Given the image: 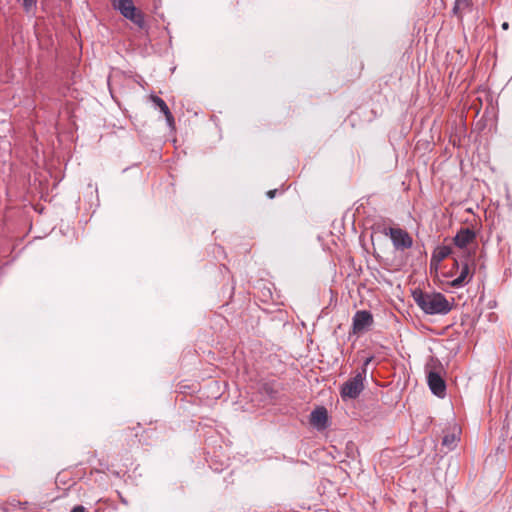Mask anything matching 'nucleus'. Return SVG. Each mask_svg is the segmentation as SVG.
I'll return each mask as SVG.
<instances>
[{
	"label": "nucleus",
	"mask_w": 512,
	"mask_h": 512,
	"mask_svg": "<svg viewBox=\"0 0 512 512\" xmlns=\"http://www.w3.org/2000/svg\"><path fill=\"white\" fill-rule=\"evenodd\" d=\"M413 298L421 310L429 315H446L451 310L449 301L441 293L414 291Z\"/></svg>",
	"instance_id": "1"
},
{
	"label": "nucleus",
	"mask_w": 512,
	"mask_h": 512,
	"mask_svg": "<svg viewBox=\"0 0 512 512\" xmlns=\"http://www.w3.org/2000/svg\"><path fill=\"white\" fill-rule=\"evenodd\" d=\"M114 9L118 10L123 17L132 21L139 28L145 26L144 15L137 10L132 0H112Z\"/></svg>",
	"instance_id": "2"
},
{
	"label": "nucleus",
	"mask_w": 512,
	"mask_h": 512,
	"mask_svg": "<svg viewBox=\"0 0 512 512\" xmlns=\"http://www.w3.org/2000/svg\"><path fill=\"white\" fill-rule=\"evenodd\" d=\"M366 375V368H362L354 377L343 383L341 386V397L344 400L357 398L364 389V380Z\"/></svg>",
	"instance_id": "3"
},
{
	"label": "nucleus",
	"mask_w": 512,
	"mask_h": 512,
	"mask_svg": "<svg viewBox=\"0 0 512 512\" xmlns=\"http://www.w3.org/2000/svg\"><path fill=\"white\" fill-rule=\"evenodd\" d=\"M464 260L455 259V268L459 271V274L456 278L449 282V285L454 288H461L467 285L471 280L473 275L470 273L469 261L471 259V255L467 253L463 256Z\"/></svg>",
	"instance_id": "4"
},
{
	"label": "nucleus",
	"mask_w": 512,
	"mask_h": 512,
	"mask_svg": "<svg viewBox=\"0 0 512 512\" xmlns=\"http://www.w3.org/2000/svg\"><path fill=\"white\" fill-rule=\"evenodd\" d=\"M373 324V316L367 310L357 311L352 319L353 332L355 334L363 333Z\"/></svg>",
	"instance_id": "5"
},
{
	"label": "nucleus",
	"mask_w": 512,
	"mask_h": 512,
	"mask_svg": "<svg viewBox=\"0 0 512 512\" xmlns=\"http://www.w3.org/2000/svg\"><path fill=\"white\" fill-rule=\"evenodd\" d=\"M389 235L396 249H408L412 246L413 240L411 236L403 229L390 228Z\"/></svg>",
	"instance_id": "6"
},
{
	"label": "nucleus",
	"mask_w": 512,
	"mask_h": 512,
	"mask_svg": "<svg viewBox=\"0 0 512 512\" xmlns=\"http://www.w3.org/2000/svg\"><path fill=\"white\" fill-rule=\"evenodd\" d=\"M427 381L429 389L434 395L439 398L446 395V384L439 373L430 371L427 375Z\"/></svg>",
	"instance_id": "7"
},
{
	"label": "nucleus",
	"mask_w": 512,
	"mask_h": 512,
	"mask_svg": "<svg viewBox=\"0 0 512 512\" xmlns=\"http://www.w3.org/2000/svg\"><path fill=\"white\" fill-rule=\"evenodd\" d=\"M476 238V233L470 228H461L454 236L455 245L460 248H466Z\"/></svg>",
	"instance_id": "8"
},
{
	"label": "nucleus",
	"mask_w": 512,
	"mask_h": 512,
	"mask_svg": "<svg viewBox=\"0 0 512 512\" xmlns=\"http://www.w3.org/2000/svg\"><path fill=\"white\" fill-rule=\"evenodd\" d=\"M311 424L318 430H324L328 425V414L324 407H318L310 414Z\"/></svg>",
	"instance_id": "9"
},
{
	"label": "nucleus",
	"mask_w": 512,
	"mask_h": 512,
	"mask_svg": "<svg viewBox=\"0 0 512 512\" xmlns=\"http://www.w3.org/2000/svg\"><path fill=\"white\" fill-rule=\"evenodd\" d=\"M150 100L154 104L155 108H158L164 114L168 127L174 129L175 120L165 101L156 95H151Z\"/></svg>",
	"instance_id": "10"
},
{
	"label": "nucleus",
	"mask_w": 512,
	"mask_h": 512,
	"mask_svg": "<svg viewBox=\"0 0 512 512\" xmlns=\"http://www.w3.org/2000/svg\"><path fill=\"white\" fill-rule=\"evenodd\" d=\"M474 5L472 0H455L452 13L459 19L473 12Z\"/></svg>",
	"instance_id": "11"
},
{
	"label": "nucleus",
	"mask_w": 512,
	"mask_h": 512,
	"mask_svg": "<svg viewBox=\"0 0 512 512\" xmlns=\"http://www.w3.org/2000/svg\"><path fill=\"white\" fill-rule=\"evenodd\" d=\"M452 253V248L447 245L438 246L433 254V259L437 262H441Z\"/></svg>",
	"instance_id": "12"
},
{
	"label": "nucleus",
	"mask_w": 512,
	"mask_h": 512,
	"mask_svg": "<svg viewBox=\"0 0 512 512\" xmlns=\"http://www.w3.org/2000/svg\"><path fill=\"white\" fill-rule=\"evenodd\" d=\"M459 442V436L456 433L447 434L442 439V445L449 450H453Z\"/></svg>",
	"instance_id": "13"
},
{
	"label": "nucleus",
	"mask_w": 512,
	"mask_h": 512,
	"mask_svg": "<svg viewBox=\"0 0 512 512\" xmlns=\"http://www.w3.org/2000/svg\"><path fill=\"white\" fill-rule=\"evenodd\" d=\"M36 6V0H23L24 10L29 13Z\"/></svg>",
	"instance_id": "14"
},
{
	"label": "nucleus",
	"mask_w": 512,
	"mask_h": 512,
	"mask_svg": "<svg viewBox=\"0 0 512 512\" xmlns=\"http://www.w3.org/2000/svg\"><path fill=\"white\" fill-rule=\"evenodd\" d=\"M71 512H87L83 506H76L72 509Z\"/></svg>",
	"instance_id": "15"
},
{
	"label": "nucleus",
	"mask_w": 512,
	"mask_h": 512,
	"mask_svg": "<svg viewBox=\"0 0 512 512\" xmlns=\"http://www.w3.org/2000/svg\"><path fill=\"white\" fill-rule=\"evenodd\" d=\"M277 190L274 189V190H269L267 192V197L270 198V199H273L275 197V194H276Z\"/></svg>",
	"instance_id": "16"
},
{
	"label": "nucleus",
	"mask_w": 512,
	"mask_h": 512,
	"mask_svg": "<svg viewBox=\"0 0 512 512\" xmlns=\"http://www.w3.org/2000/svg\"><path fill=\"white\" fill-rule=\"evenodd\" d=\"M372 359H373V357H372V356L367 357V358L365 359L364 363H363L362 368H366V369H367V366H368V364L372 361Z\"/></svg>",
	"instance_id": "17"
},
{
	"label": "nucleus",
	"mask_w": 512,
	"mask_h": 512,
	"mask_svg": "<svg viewBox=\"0 0 512 512\" xmlns=\"http://www.w3.org/2000/svg\"><path fill=\"white\" fill-rule=\"evenodd\" d=\"M501 27H502V29H503V30H508V28H509V23H508V22H504V23H502V26H501Z\"/></svg>",
	"instance_id": "18"
}]
</instances>
